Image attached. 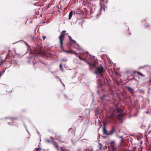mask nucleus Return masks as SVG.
I'll list each match as a JSON object with an SVG mask.
<instances>
[{
    "label": "nucleus",
    "instance_id": "nucleus-1",
    "mask_svg": "<svg viewBox=\"0 0 151 151\" xmlns=\"http://www.w3.org/2000/svg\"><path fill=\"white\" fill-rule=\"evenodd\" d=\"M66 32V31L65 30L61 32L60 35L59 36V47L60 49L62 50V51L63 52L68 54L70 53L71 54H74L76 55H78V53H77L72 50H66L64 49V46H63V42L64 40V36L65 34V33Z\"/></svg>",
    "mask_w": 151,
    "mask_h": 151
},
{
    "label": "nucleus",
    "instance_id": "nucleus-2",
    "mask_svg": "<svg viewBox=\"0 0 151 151\" xmlns=\"http://www.w3.org/2000/svg\"><path fill=\"white\" fill-rule=\"evenodd\" d=\"M98 64L96 62L93 63H89V66H91L93 68H95L94 73L97 75L100 74L102 76L104 68L102 66H98Z\"/></svg>",
    "mask_w": 151,
    "mask_h": 151
},
{
    "label": "nucleus",
    "instance_id": "nucleus-3",
    "mask_svg": "<svg viewBox=\"0 0 151 151\" xmlns=\"http://www.w3.org/2000/svg\"><path fill=\"white\" fill-rule=\"evenodd\" d=\"M124 115L123 111L120 108H118L114 110L110 117L112 119H114L116 118H118L120 120H122V118Z\"/></svg>",
    "mask_w": 151,
    "mask_h": 151
},
{
    "label": "nucleus",
    "instance_id": "nucleus-4",
    "mask_svg": "<svg viewBox=\"0 0 151 151\" xmlns=\"http://www.w3.org/2000/svg\"><path fill=\"white\" fill-rule=\"evenodd\" d=\"M110 145L112 151H116L117 149L116 147V143L114 141L112 140L110 142Z\"/></svg>",
    "mask_w": 151,
    "mask_h": 151
},
{
    "label": "nucleus",
    "instance_id": "nucleus-5",
    "mask_svg": "<svg viewBox=\"0 0 151 151\" xmlns=\"http://www.w3.org/2000/svg\"><path fill=\"white\" fill-rule=\"evenodd\" d=\"M105 124V122H104V125ZM114 128H112L110 130L108 131L104 127V134H106L107 135H111L114 133Z\"/></svg>",
    "mask_w": 151,
    "mask_h": 151
},
{
    "label": "nucleus",
    "instance_id": "nucleus-6",
    "mask_svg": "<svg viewBox=\"0 0 151 151\" xmlns=\"http://www.w3.org/2000/svg\"><path fill=\"white\" fill-rule=\"evenodd\" d=\"M119 137L122 139L120 141V146L118 147V149L119 151H122L123 148V137L122 136H121Z\"/></svg>",
    "mask_w": 151,
    "mask_h": 151
},
{
    "label": "nucleus",
    "instance_id": "nucleus-7",
    "mask_svg": "<svg viewBox=\"0 0 151 151\" xmlns=\"http://www.w3.org/2000/svg\"><path fill=\"white\" fill-rule=\"evenodd\" d=\"M52 143L54 147L58 151H59V146L57 145V143L53 141H52Z\"/></svg>",
    "mask_w": 151,
    "mask_h": 151
},
{
    "label": "nucleus",
    "instance_id": "nucleus-8",
    "mask_svg": "<svg viewBox=\"0 0 151 151\" xmlns=\"http://www.w3.org/2000/svg\"><path fill=\"white\" fill-rule=\"evenodd\" d=\"M28 37H29L30 39V40H32L34 37V35H32L30 34H29L27 35Z\"/></svg>",
    "mask_w": 151,
    "mask_h": 151
},
{
    "label": "nucleus",
    "instance_id": "nucleus-9",
    "mask_svg": "<svg viewBox=\"0 0 151 151\" xmlns=\"http://www.w3.org/2000/svg\"><path fill=\"white\" fill-rule=\"evenodd\" d=\"M127 89L128 91L130 93H133V90L130 87H127Z\"/></svg>",
    "mask_w": 151,
    "mask_h": 151
},
{
    "label": "nucleus",
    "instance_id": "nucleus-10",
    "mask_svg": "<svg viewBox=\"0 0 151 151\" xmlns=\"http://www.w3.org/2000/svg\"><path fill=\"white\" fill-rule=\"evenodd\" d=\"M137 73V74L140 76H144L145 75H143L142 73H140L139 72H133L134 74H135V73Z\"/></svg>",
    "mask_w": 151,
    "mask_h": 151
},
{
    "label": "nucleus",
    "instance_id": "nucleus-11",
    "mask_svg": "<svg viewBox=\"0 0 151 151\" xmlns=\"http://www.w3.org/2000/svg\"><path fill=\"white\" fill-rule=\"evenodd\" d=\"M70 45H72L73 44H76V42L75 40H73L70 41Z\"/></svg>",
    "mask_w": 151,
    "mask_h": 151
},
{
    "label": "nucleus",
    "instance_id": "nucleus-12",
    "mask_svg": "<svg viewBox=\"0 0 151 151\" xmlns=\"http://www.w3.org/2000/svg\"><path fill=\"white\" fill-rule=\"evenodd\" d=\"M39 147L37 148H35L33 150V151H41V148L39 147V146H38Z\"/></svg>",
    "mask_w": 151,
    "mask_h": 151
},
{
    "label": "nucleus",
    "instance_id": "nucleus-13",
    "mask_svg": "<svg viewBox=\"0 0 151 151\" xmlns=\"http://www.w3.org/2000/svg\"><path fill=\"white\" fill-rule=\"evenodd\" d=\"M73 15V12L72 11H71L69 14V19H70Z\"/></svg>",
    "mask_w": 151,
    "mask_h": 151
},
{
    "label": "nucleus",
    "instance_id": "nucleus-14",
    "mask_svg": "<svg viewBox=\"0 0 151 151\" xmlns=\"http://www.w3.org/2000/svg\"><path fill=\"white\" fill-rule=\"evenodd\" d=\"M61 151H69V150H66L65 148H63L62 147H60Z\"/></svg>",
    "mask_w": 151,
    "mask_h": 151
},
{
    "label": "nucleus",
    "instance_id": "nucleus-15",
    "mask_svg": "<svg viewBox=\"0 0 151 151\" xmlns=\"http://www.w3.org/2000/svg\"><path fill=\"white\" fill-rule=\"evenodd\" d=\"M99 148L100 150H101L102 148V145L99 142Z\"/></svg>",
    "mask_w": 151,
    "mask_h": 151
},
{
    "label": "nucleus",
    "instance_id": "nucleus-16",
    "mask_svg": "<svg viewBox=\"0 0 151 151\" xmlns=\"http://www.w3.org/2000/svg\"><path fill=\"white\" fill-rule=\"evenodd\" d=\"M61 71H63V66L62 63H60L59 65Z\"/></svg>",
    "mask_w": 151,
    "mask_h": 151
},
{
    "label": "nucleus",
    "instance_id": "nucleus-17",
    "mask_svg": "<svg viewBox=\"0 0 151 151\" xmlns=\"http://www.w3.org/2000/svg\"><path fill=\"white\" fill-rule=\"evenodd\" d=\"M99 85L100 86H103V83L101 82V81L100 80L99 81Z\"/></svg>",
    "mask_w": 151,
    "mask_h": 151
},
{
    "label": "nucleus",
    "instance_id": "nucleus-18",
    "mask_svg": "<svg viewBox=\"0 0 151 151\" xmlns=\"http://www.w3.org/2000/svg\"><path fill=\"white\" fill-rule=\"evenodd\" d=\"M6 61V60H1L0 62V65H1L2 63H3Z\"/></svg>",
    "mask_w": 151,
    "mask_h": 151
},
{
    "label": "nucleus",
    "instance_id": "nucleus-19",
    "mask_svg": "<svg viewBox=\"0 0 151 151\" xmlns=\"http://www.w3.org/2000/svg\"><path fill=\"white\" fill-rule=\"evenodd\" d=\"M102 122L103 124V125L102 126V130L103 132L104 133V120H102Z\"/></svg>",
    "mask_w": 151,
    "mask_h": 151
},
{
    "label": "nucleus",
    "instance_id": "nucleus-20",
    "mask_svg": "<svg viewBox=\"0 0 151 151\" xmlns=\"http://www.w3.org/2000/svg\"><path fill=\"white\" fill-rule=\"evenodd\" d=\"M4 72L5 70H4L2 72H0V78L1 77V76L3 75V74H4Z\"/></svg>",
    "mask_w": 151,
    "mask_h": 151
},
{
    "label": "nucleus",
    "instance_id": "nucleus-21",
    "mask_svg": "<svg viewBox=\"0 0 151 151\" xmlns=\"http://www.w3.org/2000/svg\"><path fill=\"white\" fill-rule=\"evenodd\" d=\"M67 60V59L65 58H64L62 59V61L63 62H66Z\"/></svg>",
    "mask_w": 151,
    "mask_h": 151
},
{
    "label": "nucleus",
    "instance_id": "nucleus-22",
    "mask_svg": "<svg viewBox=\"0 0 151 151\" xmlns=\"http://www.w3.org/2000/svg\"><path fill=\"white\" fill-rule=\"evenodd\" d=\"M42 40H44L46 38V37L45 36H42Z\"/></svg>",
    "mask_w": 151,
    "mask_h": 151
},
{
    "label": "nucleus",
    "instance_id": "nucleus-23",
    "mask_svg": "<svg viewBox=\"0 0 151 151\" xmlns=\"http://www.w3.org/2000/svg\"><path fill=\"white\" fill-rule=\"evenodd\" d=\"M69 40H70V41L71 40H73V39H72V38L70 36H69Z\"/></svg>",
    "mask_w": 151,
    "mask_h": 151
},
{
    "label": "nucleus",
    "instance_id": "nucleus-24",
    "mask_svg": "<svg viewBox=\"0 0 151 151\" xmlns=\"http://www.w3.org/2000/svg\"><path fill=\"white\" fill-rule=\"evenodd\" d=\"M46 141L48 142H51L52 143V141H51L50 140H49L48 139H47L46 140Z\"/></svg>",
    "mask_w": 151,
    "mask_h": 151
},
{
    "label": "nucleus",
    "instance_id": "nucleus-25",
    "mask_svg": "<svg viewBox=\"0 0 151 151\" xmlns=\"http://www.w3.org/2000/svg\"><path fill=\"white\" fill-rule=\"evenodd\" d=\"M85 151H93L92 150L86 149Z\"/></svg>",
    "mask_w": 151,
    "mask_h": 151
},
{
    "label": "nucleus",
    "instance_id": "nucleus-26",
    "mask_svg": "<svg viewBox=\"0 0 151 151\" xmlns=\"http://www.w3.org/2000/svg\"><path fill=\"white\" fill-rule=\"evenodd\" d=\"M104 98V95L102 96V97H100L101 99L102 100H103Z\"/></svg>",
    "mask_w": 151,
    "mask_h": 151
},
{
    "label": "nucleus",
    "instance_id": "nucleus-27",
    "mask_svg": "<svg viewBox=\"0 0 151 151\" xmlns=\"http://www.w3.org/2000/svg\"><path fill=\"white\" fill-rule=\"evenodd\" d=\"M98 114V112H97L96 111L95 112V115H97Z\"/></svg>",
    "mask_w": 151,
    "mask_h": 151
},
{
    "label": "nucleus",
    "instance_id": "nucleus-28",
    "mask_svg": "<svg viewBox=\"0 0 151 151\" xmlns=\"http://www.w3.org/2000/svg\"><path fill=\"white\" fill-rule=\"evenodd\" d=\"M79 58L81 60V57L80 56H79Z\"/></svg>",
    "mask_w": 151,
    "mask_h": 151
},
{
    "label": "nucleus",
    "instance_id": "nucleus-29",
    "mask_svg": "<svg viewBox=\"0 0 151 151\" xmlns=\"http://www.w3.org/2000/svg\"><path fill=\"white\" fill-rule=\"evenodd\" d=\"M8 124H9V125H10V123L9 122H8Z\"/></svg>",
    "mask_w": 151,
    "mask_h": 151
},
{
    "label": "nucleus",
    "instance_id": "nucleus-30",
    "mask_svg": "<svg viewBox=\"0 0 151 151\" xmlns=\"http://www.w3.org/2000/svg\"><path fill=\"white\" fill-rule=\"evenodd\" d=\"M106 58H107V59L109 61V59H108V58L107 57V55H106Z\"/></svg>",
    "mask_w": 151,
    "mask_h": 151
},
{
    "label": "nucleus",
    "instance_id": "nucleus-31",
    "mask_svg": "<svg viewBox=\"0 0 151 151\" xmlns=\"http://www.w3.org/2000/svg\"><path fill=\"white\" fill-rule=\"evenodd\" d=\"M74 48H76V49H78V50H79V49H78V48H77V47H74Z\"/></svg>",
    "mask_w": 151,
    "mask_h": 151
},
{
    "label": "nucleus",
    "instance_id": "nucleus-32",
    "mask_svg": "<svg viewBox=\"0 0 151 151\" xmlns=\"http://www.w3.org/2000/svg\"><path fill=\"white\" fill-rule=\"evenodd\" d=\"M106 145H108V144H107V142H106Z\"/></svg>",
    "mask_w": 151,
    "mask_h": 151
},
{
    "label": "nucleus",
    "instance_id": "nucleus-33",
    "mask_svg": "<svg viewBox=\"0 0 151 151\" xmlns=\"http://www.w3.org/2000/svg\"><path fill=\"white\" fill-rule=\"evenodd\" d=\"M25 44H26L27 45V42H25Z\"/></svg>",
    "mask_w": 151,
    "mask_h": 151
},
{
    "label": "nucleus",
    "instance_id": "nucleus-34",
    "mask_svg": "<svg viewBox=\"0 0 151 151\" xmlns=\"http://www.w3.org/2000/svg\"><path fill=\"white\" fill-rule=\"evenodd\" d=\"M79 117L80 118H81V117H82V116H79Z\"/></svg>",
    "mask_w": 151,
    "mask_h": 151
},
{
    "label": "nucleus",
    "instance_id": "nucleus-35",
    "mask_svg": "<svg viewBox=\"0 0 151 151\" xmlns=\"http://www.w3.org/2000/svg\"><path fill=\"white\" fill-rule=\"evenodd\" d=\"M110 82H111V81H109V83H110Z\"/></svg>",
    "mask_w": 151,
    "mask_h": 151
},
{
    "label": "nucleus",
    "instance_id": "nucleus-36",
    "mask_svg": "<svg viewBox=\"0 0 151 151\" xmlns=\"http://www.w3.org/2000/svg\"><path fill=\"white\" fill-rule=\"evenodd\" d=\"M40 52V51H39L38 53H39Z\"/></svg>",
    "mask_w": 151,
    "mask_h": 151
},
{
    "label": "nucleus",
    "instance_id": "nucleus-37",
    "mask_svg": "<svg viewBox=\"0 0 151 151\" xmlns=\"http://www.w3.org/2000/svg\"><path fill=\"white\" fill-rule=\"evenodd\" d=\"M77 45L78 46V47H79V45L77 44Z\"/></svg>",
    "mask_w": 151,
    "mask_h": 151
},
{
    "label": "nucleus",
    "instance_id": "nucleus-38",
    "mask_svg": "<svg viewBox=\"0 0 151 151\" xmlns=\"http://www.w3.org/2000/svg\"><path fill=\"white\" fill-rule=\"evenodd\" d=\"M106 147L107 148V146H106Z\"/></svg>",
    "mask_w": 151,
    "mask_h": 151
}]
</instances>
